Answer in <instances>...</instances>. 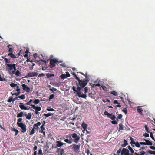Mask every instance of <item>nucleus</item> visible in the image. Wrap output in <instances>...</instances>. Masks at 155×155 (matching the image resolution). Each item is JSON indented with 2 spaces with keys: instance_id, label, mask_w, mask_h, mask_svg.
<instances>
[{
  "instance_id": "obj_24",
  "label": "nucleus",
  "mask_w": 155,
  "mask_h": 155,
  "mask_svg": "<svg viewBox=\"0 0 155 155\" xmlns=\"http://www.w3.org/2000/svg\"><path fill=\"white\" fill-rule=\"evenodd\" d=\"M87 126V125L84 123H83L82 124V127L83 128L84 130H85L86 129Z\"/></svg>"
},
{
  "instance_id": "obj_55",
  "label": "nucleus",
  "mask_w": 155,
  "mask_h": 155,
  "mask_svg": "<svg viewBox=\"0 0 155 155\" xmlns=\"http://www.w3.org/2000/svg\"><path fill=\"white\" fill-rule=\"evenodd\" d=\"M122 117V114H120L119 115L118 117H117V119H121Z\"/></svg>"
},
{
  "instance_id": "obj_53",
  "label": "nucleus",
  "mask_w": 155,
  "mask_h": 155,
  "mask_svg": "<svg viewBox=\"0 0 155 155\" xmlns=\"http://www.w3.org/2000/svg\"><path fill=\"white\" fill-rule=\"evenodd\" d=\"M140 144L138 142H136V144H135L136 146L138 147L139 148L140 147Z\"/></svg>"
},
{
  "instance_id": "obj_3",
  "label": "nucleus",
  "mask_w": 155,
  "mask_h": 155,
  "mask_svg": "<svg viewBox=\"0 0 155 155\" xmlns=\"http://www.w3.org/2000/svg\"><path fill=\"white\" fill-rule=\"evenodd\" d=\"M15 66H16V64H8L7 65L5 66V70H6L7 71H8V72L9 74H11V73H12V72L13 70V68L15 67Z\"/></svg>"
},
{
  "instance_id": "obj_60",
  "label": "nucleus",
  "mask_w": 155,
  "mask_h": 155,
  "mask_svg": "<svg viewBox=\"0 0 155 155\" xmlns=\"http://www.w3.org/2000/svg\"><path fill=\"white\" fill-rule=\"evenodd\" d=\"M102 101H103V102H104V103H105L106 102H110V100H109L107 99H106V100H103Z\"/></svg>"
},
{
  "instance_id": "obj_34",
  "label": "nucleus",
  "mask_w": 155,
  "mask_h": 155,
  "mask_svg": "<svg viewBox=\"0 0 155 155\" xmlns=\"http://www.w3.org/2000/svg\"><path fill=\"white\" fill-rule=\"evenodd\" d=\"M14 48H9V50H8V52L10 53H13L14 51Z\"/></svg>"
},
{
  "instance_id": "obj_8",
  "label": "nucleus",
  "mask_w": 155,
  "mask_h": 155,
  "mask_svg": "<svg viewBox=\"0 0 155 155\" xmlns=\"http://www.w3.org/2000/svg\"><path fill=\"white\" fill-rule=\"evenodd\" d=\"M73 139H72L71 135L67 136L66 138L64 140V142L66 143L71 144L73 142H74Z\"/></svg>"
},
{
  "instance_id": "obj_13",
  "label": "nucleus",
  "mask_w": 155,
  "mask_h": 155,
  "mask_svg": "<svg viewBox=\"0 0 155 155\" xmlns=\"http://www.w3.org/2000/svg\"><path fill=\"white\" fill-rule=\"evenodd\" d=\"M121 155H130L129 150L125 148H123L121 151Z\"/></svg>"
},
{
  "instance_id": "obj_28",
  "label": "nucleus",
  "mask_w": 155,
  "mask_h": 155,
  "mask_svg": "<svg viewBox=\"0 0 155 155\" xmlns=\"http://www.w3.org/2000/svg\"><path fill=\"white\" fill-rule=\"evenodd\" d=\"M12 131H15V136H17L18 133H19V131L17 129H15V128H12Z\"/></svg>"
},
{
  "instance_id": "obj_35",
  "label": "nucleus",
  "mask_w": 155,
  "mask_h": 155,
  "mask_svg": "<svg viewBox=\"0 0 155 155\" xmlns=\"http://www.w3.org/2000/svg\"><path fill=\"white\" fill-rule=\"evenodd\" d=\"M17 84H15L14 83H12L11 84H10V86H11L12 87H15L17 86Z\"/></svg>"
},
{
  "instance_id": "obj_30",
  "label": "nucleus",
  "mask_w": 155,
  "mask_h": 155,
  "mask_svg": "<svg viewBox=\"0 0 155 155\" xmlns=\"http://www.w3.org/2000/svg\"><path fill=\"white\" fill-rule=\"evenodd\" d=\"M127 148H128L130 151L131 152V153L133 154L134 153V150L133 149H132L131 146H128V147H127Z\"/></svg>"
},
{
  "instance_id": "obj_44",
  "label": "nucleus",
  "mask_w": 155,
  "mask_h": 155,
  "mask_svg": "<svg viewBox=\"0 0 155 155\" xmlns=\"http://www.w3.org/2000/svg\"><path fill=\"white\" fill-rule=\"evenodd\" d=\"M145 128L146 131L148 133H150V131L149 130V129L148 128V127L147 125H145Z\"/></svg>"
},
{
  "instance_id": "obj_64",
  "label": "nucleus",
  "mask_w": 155,
  "mask_h": 155,
  "mask_svg": "<svg viewBox=\"0 0 155 155\" xmlns=\"http://www.w3.org/2000/svg\"><path fill=\"white\" fill-rule=\"evenodd\" d=\"M145 154V152L143 151H142L140 152V155H144Z\"/></svg>"
},
{
  "instance_id": "obj_32",
  "label": "nucleus",
  "mask_w": 155,
  "mask_h": 155,
  "mask_svg": "<svg viewBox=\"0 0 155 155\" xmlns=\"http://www.w3.org/2000/svg\"><path fill=\"white\" fill-rule=\"evenodd\" d=\"M18 98L20 99H21L22 100H24L25 98H26V97L25 96L24 94H23L21 96H19L18 97Z\"/></svg>"
},
{
  "instance_id": "obj_58",
  "label": "nucleus",
  "mask_w": 155,
  "mask_h": 155,
  "mask_svg": "<svg viewBox=\"0 0 155 155\" xmlns=\"http://www.w3.org/2000/svg\"><path fill=\"white\" fill-rule=\"evenodd\" d=\"M93 94L92 93H89L88 94V96L91 98H93Z\"/></svg>"
},
{
  "instance_id": "obj_27",
  "label": "nucleus",
  "mask_w": 155,
  "mask_h": 155,
  "mask_svg": "<svg viewBox=\"0 0 155 155\" xmlns=\"http://www.w3.org/2000/svg\"><path fill=\"white\" fill-rule=\"evenodd\" d=\"M5 66H6L7 65H8V64H10L9 63H10V59H8V58H5Z\"/></svg>"
},
{
  "instance_id": "obj_50",
  "label": "nucleus",
  "mask_w": 155,
  "mask_h": 155,
  "mask_svg": "<svg viewBox=\"0 0 155 155\" xmlns=\"http://www.w3.org/2000/svg\"><path fill=\"white\" fill-rule=\"evenodd\" d=\"M22 120V119L21 118H19L17 120V125H18V123H21V122Z\"/></svg>"
},
{
  "instance_id": "obj_56",
  "label": "nucleus",
  "mask_w": 155,
  "mask_h": 155,
  "mask_svg": "<svg viewBox=\"0 0 155 155\" xmlns=\"http://www.w3.org/2000/svg\"><path fill=\"white\" fill-rule=\"evenodd\" d=\"M111 123L112 124H113L114 125H116V124H117V121H116L115 120H113L112 122H111Z\"/></svg>"
},
{
  "instance_id": "obj_61",
  "label": "nucleus",
  "mask_w": 155,
  "mask_h": 155,
  "mask_svg": "<svg viewBox=\"0 0 155 155\" xmlns=\"http://www.w3.org/2000/svg\"><path fill=\"white\" fill-rule=\"evenodd\" d=\"M84 76H85V77L86 79H87L88 80L89 77H88V75H87V73H86L85 74V75H84Z\"/></svg>"
},
{
  "instance_id": "obj_48",
  "label": "nucleus",
  "mask_w": 155,
  "mask_h": 155,
  "mask_svg": "<svg viewBox=\"0 0 155 155\" xmlns=\"http://www.w3.org/2000/svg\"><path fill=\"white\" fill-rule=\"evenodd\" d=\"M47 110L48 111H53L55 110H54L51 108L50 107L48 108L47 109Z\"/></svg>"
},
{
  "instance_id": "obj_62",
  "label": "nucleus",
  "mask_w": 155,
  "mask_h": 155,
  "mask_svg": "<svg viewBox=\"0 0 155 155\" xmlns=\"http://www.w3.org/2000/svg\"><path fill=\"white\" fill-rule=\"evenodd\" d=\"M12 101L13 102V98L12 97L9 98L8 100V102L10 103Z\"/></svg>"
},
{
  "instance_id": "obj_37",
  "label": "nucleus",
  "mask_w": 155,
  "mask_h": 155,
  "mask_svg": "<svg viewBox=\"0 0 155 155\" xmlns=\"http://www.w3.org/2000/svg\"><path fill=\"white\" fill-rule=\"evenodd\" d=\"M35 130H36L33 128L32 129L31 131H30V132L29 135H31L32 134H33L34 133Z\"/></svg>"
},
{
  "instance_id": "obj_2",
  "label": "nucleus",
  "mask_w": 155,
  "mask_h": 155,
  "mask_svg": "<svg viewBox=\"0 0 155 155\" xmlns=\"http://www.w3.org/2000/svg\"><path fill=\"white\" fill-rule=\"evenodd\" d=\"M33 101V100L31 99L29 100V101L27 102V103L24 104L23 103H20L19 104V106L21 110H29L30 107L29 106H27V107L25 106L30 105H32L31 104V103Z\"/></svg>"
},
{
  "instance_id": "obj_46",
  "label": "nucleus",
  "mask_w": 155,
  "mask_h": 155,
  "mask_svg": "<svg viewBox=\"0 0 155 155\" xmlns=\"http://www.w3.org/2000/svg\"><path fill=\"white\" fill-rule=\"evenodd\" d=\"M54 97V94H52L49 97V101L51 100Z\"/></svg>"
},
{
  "instance_id": "obj_33",
  "label": "nucleus",
  "mask_w": 155,
  "mask_h": 155,
  "mask_svg": "<svg viewBox=\"0 0 155 155\" xmlns=\"http://www.w3.org/2000/svg\"><path fill=\"white\" fill-rule=\"evenodd\" d=\"M40 102V100L38 99H35L33 101V103L35 104H38V103Z\"/></svg>"
},
{
  "instance_id": "obj_52",
  "label": "nucleus",
  "mask_w": 155,
  "mask_h": 155,
  "mask_svg": "<svg viewBox=\"0 0 155 155\" xmlns=\"http://www.w3.org/2000/svg\"><path fill=\"white\" fill-rule=\"evenodd\" d=\"M72 74H73V75H74V78H75L76 79L78 80L79 79L78 77L77 76L76 74L74 73H73Z\"/></svg>"
},
{
  "instance_id": "obj_6",
  "label": "nucleus",
  "mask_w": 155,
  "mask_h": 155,
  "mask_svg": "<svg viewBox=\"0 0 155 155\" xmlns=\"http://www.w3.org/2000/svg\"><path fill=\"white\" fill-rule=\"evenodd\" d=\"M17 126L21 128V132L24 133L26 131V126L24 124L21 123H18Z\"/></svg>"
},
{
  "instance_id": "obj_41",
  "label": "nucleus",
  "mask_w": 155,
  "mask_h": 155,
  "mask_svg": "<svg viewBox=\"0 0 155 155\" xmlns=\"http://www.w3.org/2000/svg\"><path fill=\"white\" fill-rule=\"evenodd\" d=\"M49 90L53 92L56 91L57 90V89L54 87H52L51 88H50Z\"/></svg>"
},
{
  "instance_id": "obj_12",
  "label": "nucleus",
  "mask_w": 155,
  "mask_h": 155,
  "mask_svg": "<svg viewBox=\"0 0 155 155\" xmlns=\"http://www.w3.org/2000/svg\"><path fill=\"white\" fill-rule=\"evenodd\" d=\"M56 153L59 155H63L64 153V149L61 148H57Z\"/></svg>"
},
{
  "instance_id": "obj_29",
  "label": "nucleus",
  "mask_w": 155,
  "mask_h": 155,
  "mask_svg": "<svg viewBox=\"0 0 155 155\" xmlns=\"http://www.w3.org/2000/svg\"><path fill=\"white\" fill-rule=\"evenodd\" d=\"M108 118L111 119L112 120H114L115 118H116V117L114 115H112V114L111 115L108 116Z\"/></svg>"
},
{
  "instance_id": "obj_36",
  "label": "nucleus",
  "mask_w": 155,
  "mask_h": 155,
  "mask_svg": "<svg viewBox=\"0 0 155 155\" xmlns=\"http://www.w3.org/2000/svg\"><path fill=\"white\" fill-rule=\"evenodd\" d=\"M119 130H122L123 129V125L121 123L119 124Z\"/></svg>"
},
{
  "instance_id": "obj_23",
  "label": "nucleus",
  "mask_w": 155,
  "mask_h": 155,
  "mask_svg": "<svg viewBox=\"0 0 155 155\" xmlns=\"http://www.w3.org/2000/svg\"><path fill=\"white\" fill-rule=\"evenodd\" d=\"M128 143H127V142L126 139H124V144H122L121 146L122 147H126V146L127 145Z\"/></svg>"
},
{
  "instance_id": "obj_1",
  "label": "nucleus",
  "mask_w": 155,
  "mask_h": 155,
  "mask_svg": "<svg viewBox=\"0 0 155 155\" xmlns=\"http://www.w3.org/2000/svg\"><path fill=\"white\" fill-rule=\"evenodd\" d=\"M77 80L78 81V82H76L77 87L76 88L74 86L72 87V90L74 91V93H76L77 95L78 96L79 98L86 99L87 97L86 95L82 93L81 91L85 87L89 82V80L87 79L84 80L79 79Z\"/></svg>"
},
{
  "instance_id": "obj_7",
  "label": "nucleus",
  "mask_w": 155,
  "mask_h": 155,
  "mask_svg": "<svg viewBox=\"0 0 155 155\" xmlns=\"http://www.w3.org/2000/svg\"><path fill=\"white\" fill-rule=\"evenodd\" d=\"M81 145H76L75 144H74L69 146L70 147H72L71 149L74 150L76 152H78L79 150L80 147Z\"/></svg>"
},
{
  "instance_id": "obj_4",
  "label": "nucleus",
  "mask_w": 155,
  "mask_h": 155,
  "mask_svg": "<svg viewBox=\"0 0 155 155\" xmlns=\"http://www.w3.org/2000/svg\"><path fill=\"white\" fill-rule=\"evenodd\" d=\"M59 63L60 62L56 59H51L50 60L49 66L51 68H52L55 66L56 64L58 65Z\"/></svg>"
},
{
  "instance_id": "obj_18",
  "label": "nucleus",
  "mask_w": 155,
  "mask_h": 155,
  "mask_svg": "<svg viewBox=\"0 0 155 155\" xmlns=\"http://www.w3.org/2000/svg\"><path fill=\"white\" fill-rule=\"evenodd\" d=\"M145 141L146 142V145L148 146H152L153 145V143L152 142H150L147 139H144Z\"/></svg>"
},
{
  "instance_id": "obj_26",
  "label": "nucleus",
  "mask_w": 155,
  "mask_h": 155,
  "mask_svg": "<svg viewBox=\"0 0 155 155\" xmlns=\"http://www.w3.org/2000/svg\"><path fill=\"white\" fill-rule=\"evenodd\" d=\"M32 116L31 113H28V114H27V115L26 117V119L30 120L31 118V117Z\"/></svg>"
},
{
  "instance_id": "obj_39",
  "label": "nucleus",
  "mask_w": 155,
  "mask_h": 155,
  "mask_svg": "<svg viewBox=\"0 0 155 155\" xmlns=\"http://www.w3.org/2000/svg\"><path fill=\"white\" fill-rule=\"evenodd\" d=\"M104 114L105 115H107V117L111 115V114H110L106 111L104 112Z\"/></svg>"
},
{
  "instance_id": "obj_38",
  "label": "nucleus",
  "mask_w": 155,
  "mask_h": 155,
  "mask_svg": "<svg viewBox=\"0 0 155 155\" xmlns=\"http://www.w3.org/2000/svg\"><path fill=\"white\" fill-rule=\"evenodd\" d=\"M60 77L62 79H64L65 78H66L67 77L66 76V75L64 74H62L61 75H60Z\"/></svg>"
},
{
  "instance_id": "obj_63",
  "label": "nucleus",
  "mask_w": 155,
  "mask_h": 155,
  "mask_svg": "<svg viewBox=\"0 0 155 155\" xmlns=\"http://www.w3.org/2000/svg\"><path fill=\"white\" fill-rule=\"evenodd\" d=\"M143 136H144L147 137H149V134L147 133H145V134H143Z\"/></svg>"
},
{
  "instance_id": "obj_16",
  "label": "nucleus",
  "mask_w": 155,
  "mask_h": 155,
  "mask_svg": "<svg viewBox=\"0 0 155 155\" xmlns=\"http://www.w3.org/2000/svg\"><path fill=\"white\" fill-rule=\"evenodd\" d=\"M41 125V123L40 122H38L37 123L34 124L33 125V129L35 130H37L38 127L40 126Z\"/></svg>"
},
{
  "instance_id": "obj_19",
  "label": "nucleus",
  "mask_w": 155,
  "mask_h": 155,
  "mask_svg": "<svg viewBox=\"0 0 155 155\" xmlns=\"http://www.w3.org/2000/svg\"><path fill=\"white\" fill-rule=\"evenodd\" d=\"M7 55L8 56H10L12 58H15L17 57L16 56V55H15L13 54V53H10L9 54H8Z\"/></svg>"
},
{
  "instance_id": "obj_43",
  "label": "nucleus",
  "mask_w": 155,
  "mask_h": 155,
  "mask_svg": "<svg viewBox=\"0 0 155 155\" xmlns=\"http://www.w3.org/2000/svg\"><path fill=\"white\" fill-rule=\"evenodd\" d=\"M121 149H122V148L120 147V148H119V150H117V155H119L120 154V153H121V151H122Z\"/></svg>"
},
{
  "instance_id": "obj_25",
  "label": "nucleus",
  "mask_w": 155,
  "mask_h": 155,
  "mask_svg": "<svg viewBox=\"0 0 155 155\" xmlns=\"http://www.w3.org/2000/svg\"><path fill=\"white\" fill-rule=\"evenodd\" d=\"M23 116V112H21L17 114V118L21 117Z\"/></svg>"
},
{
  "instance_id": "obj_57",
  "label": "nucleus",
  "mask_w": 155,
  "mask_h": 155,
  "mask_svg": "<svg viewBox=\"0 0 155 155\" xmlns=\"http://www.w3.org/2000/svg\"><path fill=\"white\" fill-rule=\"evenodd\" d=\"M65 73H66V74H65V75H66L67 77H70V74L67 71Z\"/></svg>"
},
{
  "instance_id": "obj_31",
  "label": "nucleus",
  "mask_w": 155,
  "mask_h": 155,
  "mask_svg": "<svg viewBox=\"0 0 155 155\" xmlns=\"http://www.w3.org/2000/svg\"><path fill=\"white\" fill-rule=\"evenodd\" d=\"M110 94L113 95L114 96H118V94L117 92H116L115 91H112L110 92Z\"/></svg>"
},
{
  "instance_id": "obj_5",
  "label": "nucleus",
  "mask_w": 155,
  "mask_h": 155,
  "mask_svg": "<svg viewBox=\"0 0 155 155\" xmlns=\"http://www.w3.org/2000/svg\"><path fill=\"white\" fill-rule=\"evenodd\" d=\"M71 138H73L74 139V142H75L76 144H77L80 138V137L79 135L77 134L76 133H74L71 134Z\"/></svg>"
},
{
  "instance_id": "obj_11",
  "label": "nucleus",
  "mask_w": 155,
  "mask_h": 155,
  "mask_svg": "<svg viewBox=\"0 0 155 155\" xmlns=\"http://www.w3.org/2000/svg\"><path fill=\"white\" fill-rule=\"evenodd\" d=\"M38 74L37 72H29L27 74V75L25 76V78H30L33 77H37L38 75Z\"/></svg>"
},
{
  "instance_id": "obj_22",
  "label": "nucleus",
  "mask_w": 155,
  "mask_h": 155,
  "mask_svg": "<svg viewBox=\"0 0 155 155\" xmlns=\"http://www.w3.org/2000/svg\"><path fill=\"white\" fill-rule=\"evenodd\" d=\"M44 116H46V117H50L51 116L52 117L54 116V114L51 113H48L47 114H44Z\"/></svg>"
},
{
  "instance_id": "obj_54",
  "label": "nucleus",
  "mask_w": 155,
  "mask_h": 155,
  "mask_svg": "<svg viewBox=\"0 0 155 155\" xmlns=\"http://www.w3.org/2000/svg\"><path fill=\"white\" fill-rule=\"evenodd\" d=\"M150 137L152 138L153 140H154V137L153 136V134L152 132H151L150 133Z\"/></svg>"
},
{
  "instance_id": "obj_59",
  "label": "nucleus",
  "mask_w": 155,
  "mask_h": 155,
  "mask_svg": "<svg viewBox=\"0 0 155 155\" xmlns=\"http://www.w3.org/2000/svg\"><path fill=\"white\" fill-rule=\"evenodd\" d=\"M45 76V74L43 73H41L40 74H39L38 76V77H44Z\"/></svg>"
},
{
  "instance_id": "obj_49",
  "label": "nucleus",
  "mask_w": 155,
  "mask_h": 155,
  "mask_svg": "<svg viewBox=\"0 0 155 155\" xmlns=\"http://www.w3.org/2000/svg\"><path fill=\"white\" fill-rule=\"evenodd\" d=\"M17 92H17V93H15L14 94H12V95H15L16 96H18L20 94V91H17Z\"/></svg>"
},
{
  "instance_id": "obj_42",
  "label": "nucleus",
  "mask_w": 155,
  "mask_h": 155,
  "mask_svg": "<svg viewBox=\"0 0 155 155\" xmlns=\"http://www.w3.org/2000/svg\"><path fill=\"white\" fill-rule=\"evenodd\" d=\"M148 152L150 154L155 155V151H152L150 150H149Z\"/></svg>"
},
{
  "instance_id": "obj_47",
  "label": "nucleus",
  "mask_w": 155,
  "mask_h": 155,
  "mask_svg": "<svg viewBox=\"0 0 155 155\" xmlns=\"http://www.w3.org/2000/svg\"><path fill=\"white\" fill-rule=\"evenodd\" d=\"M38 155H43V153L42 152V150L41 149H40L38 150Z\"/></svg>"
},
{
  "instance_id": "obj_40",
  "label": "nucleus",
  "mask_w": 155,
  "mask_h": 155,
  "mask_svg": "<svg viewBox=\"0 0 155 155\" xmlns=\"http://www.w3.org/2000/svg\"><path fill=\"white\" fill-rule=\"evenodd\" d=\"M30 61L31 62V67H30V68L31 70H32L33 69V67L35 65V64L34 63L32 62H33L32 61Z\"/></svg>"
},
{
  "instance_id": "obj_14",
  "label": "nucleus",
  "mask_w": 155,
  "mask_h": 155,
  "mask_svg": "<svg viewBox=\"0 0 155 155\" xmlns=\"http://www.w3.org/2000/svg\"><path fill=\"white\" fill-rule=\"evenodd\" d=\"M22 87V89L23 90L26 91V92H28L30 91V89L28 86L25 84H23L21 85Z\"/></svg>"
},
{
  "instance_id": "obj_17",
  "label": "nucleus",
  "mask_w": 155,
  "mask_h": 155,
  "mask_svg": "<svg viewBox=\"0 0 155 155\" xmlns=\"http://www.w3.org/2000/svg\"><path fill=\"white\" fill-rule=\"evenodd\" d=\"M11 74H15L17 76H19L21 74V73L18 70H17V71H12V72Z\"/></svg>"
},
{
  "instance_id": "obj_51",
  "label": "nucleus",
  "mask_w": 155,
  "mask_h": 155,
  "mask_svg": "<svg viewBox=\"0 0 155 155\" xmlns=\"http://www.w3.org/2000/svg\"><path fill=\"white\" fill-rule=\"evenodd\" d=\"M122 111L125 113V114H126L127 113V111L126 108H125L122 110Z\"/></svg>"
},
{
  "instance_id": "obj_9",
  "label": "nucleus",
  "mask_w": 155,
  "mask_h": 155,
  "mask_svg": "<svg viewBox=\"0 0 155 155\" xmlns=\"http://www.w3.org/2000/svg\"><path fill=\"white\" fill-rule=\"evenodd\" d=\"M64 144H65V143H63L60 141H57L56 144V146L54 147L53 145L52 147L51 148L50 150H51V148L52 149H53V148H58V147H61Z\"/></svg>"
},
{
  "instance_id": "obj_15",
  "label": "nucleus",
  "mask_w": 155,
  "mask_h": 155,
  "mask_svg": "<svg viewBox=\"0 0 155 155\" xmlns=\"http://www.w3.org/2000/svg\"><path fill=\"white\" fill-rule=\"evenodd\" d=\"M31 106L32 107L33 109H35L36 111H40L41 110V108L40 107L37 106L36 107L34 105H31Z\"/></svg>"
},
{
  "instance_id": "obj_21",
  "label": "nucleus",
  "mask_w": 155,
  "mask_h": 155,
  "mask_svg": "<svg viewBox=\"0 0 155 155\" xmlns=\"http://www.w3.org/2000/svg\"><path fill=\"white\" fill-rule=\"evenodd\" d=\"M54 74L52 73H48L46 74V76L48 78H49L52 77H54Z\"/></svg>"
},
{
  "instance_id": "obj_45",
  "label": "nucleus",
  "mask_w": 155,
  "mask_h": 155,
  "mask_svg": "<svg viewBox=\"0 0 155 155\" xmlns=\"http://www.w3.org/2000/svg\"><path fill=\"white\" fill-rule=\"evenodd\" d=\"M88 90V87H85V88H84V92L85 93V94H86L87 93Z\"/></svg>"
},
{
  "instance_id": "obj_10",
  "label": "nucleus",
  "mask_w": 155,
  "mask_h": 155,
  "mask_svg": "<svg viewBox=\"0 0 155 155\" xmlns=\"http://www.w3.org/2000/svg\"><path fill=\"white\" fill-rule=\"evenodd\" d=\"M45 122H44V123L42 126L40 127V130L39 132L41 133H43V137H45L46 136V135L45 133V127H44L45 126Z\"/></svg>"
},
{
  "instance_id": "obj_20",
  "label": "nucleus",
  "mask_w": 155,
  "mask_h": 155,
  "mask_svg": "<svg viewBox=\"0 0 155 155\" xmlns=\"http://www.w3.org/2000/svg\"><path fill=\"white\" fill-rule=\"evenodd\" d=\"M137 111L138 113L140 114L141 115H143V113H142L143 111V109L142 108L140 107H138Z\"/></svg>"
}]
</instances>
